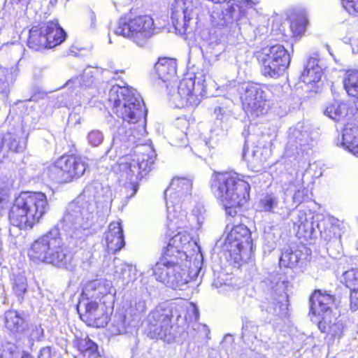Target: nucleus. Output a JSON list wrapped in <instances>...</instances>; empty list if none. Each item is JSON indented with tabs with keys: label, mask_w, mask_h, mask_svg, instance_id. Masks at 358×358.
Wrapping results in <instances>:
<instances>
[{
	"label": "nucleus",
	"mask_w": 358,
	"mask_h": 358,
	"mask_svg": "<svg viewBox=\"0 0 358 358\" xmlns=\"http://www.w3.org/2000/svg\"><path fill=\"white\" fill-rule=\"evenodd\" d=\"M344 89L347 94L358 100V71H348L343 79Z\"/></svg>",
	"instance_id": "nucleus-29"
},
{
	"label": "nucleus",
	"mask_w": 358,
	"mask_h": 358,
	"mask_svg": "<svg viewBox=\"0 0 358 358\" xmlns=\"http://www.w3.org/2000/svg\"><path fill=\"white\" fill-rule=\"evenodd\" d=\"M155 69L162 80L164 82L171 81L176 76V61L171 58H160L155 64Z\"/></svg>",
	"instance_id": "nucleus-25"
},
{
	"label": "nucleus",
	"mask_w": 358,
	"mask_h": 358,
	"mask_svg": "<svg viewBox=\"0 0 358 358\" xmlns=\"http://www.w3.org/2000/svg\"><path fill=\"white\" fill-rule=\"evenodd\" d=\"M301 252L293 251L292 249L285 250L280 258V265L284 267L292 268L297 265L301 258Z\"/></svg>",
	"instance_id": "nucleus-31"
},
{
	"label": "nucleus",
	"mask_w": 358,
	"mask_h": 358,
	"mask_svg": "<svg viewBox=\"0 0 358 358\" xmlns=\"http://www.w3.org/2000/svg\"><path fill=\"white\" fill-rule=\"evenodd\" d=\"M318 328L322 333H327L334 338H340L343 334L344 323L341 319L330 315L323 316L318 322Z\"/></svg>",
	"instance_id": "nucleus-24"
},
{
	"label": "nucleus",
	"mask_w": 358,
	"mask_h": 358,
	"mask_svg": "<svg viewBox=\"0 0 358 358\" xmlns=\"http://www.w3.org/2000/svg\"><path fill=\"white\" fill-rule=\"evenodd\" d=\"M198 211H199V210H198V209H194V210H193V214H194V216H196V221H197L198 224H201L203 222L204 217H203V216L201 215V211H199V215H196V213H197Z\"/></svg>",
	"instance_id": "nucleus-50"
},
{
	"label": "nucleus",
	"mask_w": 358,
	"mask_h": 358,
	"mask_svg": "<svg viewBox=\"0 0 358 358\" xmlns=\"http://www.w3.org/2000/svg\"><path fill=\"white\" fill-rule=\"evenodd\" d=\"M246 150H247V148H246V145H245L244 147H243V159L245 158Z\"/></svg>",
	"instance_id": "nucleus-54"
},
{
	"label": "nucleus",
	"mask_w": 358,
	"mask_h": 358,
	"mask_svg": "<svg viewBox=\"0 0 358 358\" xmlns=\"http://www.w3.org/2000/svg\"><path fill=\"white\" fill-rule=\"evenodd\" d=\"M350 307L353 310H356L358 308V288L357 289H350Z\"/></svg>",
	"instance_id": "nucleus-45"
},
{
	"label": "nucleus",
	"mask_w": 358,
	"mask_h": 358,
	"mask_svg": "<svg viewBox=\"0 0 358 358\" xmlns=\"http://www.w3.org/2000/svg\"><path fill=\"white\" fill-rule=\"evenodd\" d=\"M194 85L195 81L193 78H185L179 82L176 88L171 85V83L167 85L169 94L176 107L199 105L200 100L194 93Z\"/></svg>",
	"instance_id": "nucleus-15"
},
{
	"label": "nucleus",
	"mask_w": 358,
	"mask_h": 358,
	"mask_svg": "<svg viewBox=\"0 0 358 358\" xmlns=\"http://www.w3.org/2000/svg\"><path fill=\"white\" fill-rule=\"evenodd\" d=\"M108 101L112 111L129 123L137 122L145 114L143 100L135 94L134 90L113 85L109 91Z\"/></svg>",
	"instance_id": "nucleus-4"
},
{
	"label": "nucleus",
	"mask_w": 358,
	"mask_h": 358,
	"mask_svg": "<svg viewBox=\"0 0 358 358\" xmlns=\"http://www.w3.org/2000/svg\"><path fill=\"white\" fill-rule=\"evenodd\" d=\"M78 311L81 320L88 326L100 328L108 324V317L105 313L103 306H99L95 301L85 303L83 312H80L79 307Z\"/></svg>",
	"instance_id": "nucleus-17"
},
{
	"label": "nucleus",
	"mask_w": 358,
	"mask_h": 358,
	"mask_svg": "<svg viewBox=\"0 0 358 358\" xmlns=\"http://www.w3.org/2000/svg\"><path fill=\"white\" fill-rule=\"evenodd\" d=\"M146 308L145 301L139 299L138 301H136L134 304L131 305L127 313L134 317H138L145 312Z\"/></svg>",
	"instance_id": "nucleus-38"
},
{
	"label": "nucleus",
	"mask_w": 358,
	"mask_h": 358,
	"mask_svg": "<svg viewBox=\"0 0 358 358\" xmlns=\"http://www.w3.org/2000/svg\"><path fill=\"white\" fill-rule=\"evenodd\" d=\"M307 18L304 13H299L292 18L290 29L294 37L301 36L306 31Z\"/></svg>",
	"instance_id": "nucleus-32"
},
{
	"label": "nucleus",
	"mask_w": 358,
	"mask_h": 358,
	"mask_svg": "<svg viewBox=\"0 0 358 358\" xmlns=\"http://www.w3.org/2000/svg\"><path fill=\"white\" fill-rule=\"evenodd\" d=\"M190 260H180L176 257L162 256L153 267L156 279L173 289H182L193 278L190 276L188 268Z\"/></svg>",
	"instance_id": "nucleus-6"
},
{
	"label": "nucleus",
	"mask_w": 358,
	"mask_h": 358,
	"mask_svg": "<svg viewBox=\"0 0 358 358\" xmlns=\"http://www.w3.org/2000/svg\"><path fill=\"white\" fill-rule=\"evenodd\" d=\"M343 281L349 289H358V269L352 268L343 273Z\"/></svg>",
	"instance_id": "nucleus-35"
},
{
	"label": "nucleus",
	"mask_w": 358,
	"mask_h": 358,
	"mask_svg": "<svg viewBox=\"0 0 358 358\" xmlns=\"http://www.w3.org/2000/svg\"><path fill=\"white\" fill-rule=\"evenodd\" d=\"M341 145L358 157V122H348L343 130Z\"/></svg>",
	"instance_id": "nucleus-21"
},
{
	"label": "nucleus",
	"mask_w": 358,
	"mask_h": 358,
	"mask_svg": "<svg viewBox=\"0 0 358 358\" xmlns=\"http://www.w3.org/2000/svg\"><path fill=\"white\" fill-rule=\"evenodd\" d=\"M104 139L103 134L98 129H92L87 135V141L90 145L92 147H98Z\"/></svg>",
	"instance_id": "nucleus-37"
},
{
	"label": "nucleus",
	"mask_w": 358,
	"mask_h": 358,
	"mask_svg": "<svg viewBox=\"0 0 358 358\" xmlns=\"http://www.w3.org/2000/svg\"><path fill=\"white\" fill-rule=\"evenodd\" d=\"M224 114V110L221 107H216L214 110V115L217 119L222 120Z\"/></svg>",
	"instance_id": "nucleus-49"
},
{
	"label": "nucleus",
	"mask_w": 358,
	"mask_h": 358,
	"mask_svg": "<svg viewBox=\"0 0 358 358\" xmlns=\"http://www.w3.org/2000/svg\"><path fill=\"white\" fill-rule=\"evenodd\" d=\"M13 289L17 296L23 297L27 289V278L24 274L19 273L15 275Z\"/></svg>",
	"instance_id": "nucleus-34"
},
{
	"label": "nucleus",
	"mask_w": 358,
	"mask_h": 358,
	"mask_svg": "<svg viewBox=\"0 0 358 358\" xmlns=\"http://www.w3.org/2000/svg\"><path fill=\"white\" fill-rule=\"evenodd\" d=\"M87 166L85 161L81 157L64 155L50 166L48 176L58 183L70 182L83 176Z\"/></svg>",
	"instance_id": "nucleus-11"
},
{
	"label": "nucleus",
	"mask_w": 358,
	"mask_h": 358,
	"mask_svg": "<svg viewBox=\"0 0 358 358\" xmlns=\"http://www.w3.org/2000/svg\"><path fill=\"white\" fill-rule=\"evenodd\" d=\"M193 310L196 313V316H195L196 319H197L198 318V310L195 307L193 308Z\"/></svg>",
	"instance_id": "nucleus-56"
},
{
	"label": "nucleus",
	"mask_w": 358,
	"mask_h": 358,
	"mask_svg": "<svg viewBox=\"0 0 358 358\" xmlns=\"http://www.w3.org/2000/svg\"><path fill=\"white\" fill-rule=\"evenodd\" d=\"M5 324L10 331L19 332L23 330L24 319L17 312L8 310L5 313Z\"/></svg>",
	"instance_id": "nucleus-30"
},
{
	"label": "nucleus",
	"mask_w": 358,
	"mask_h": 358,
	"mask_svg": "<svg viewBox=\"0 0 358 358\" xmlns=\"http://www.w3.org/2000/svg\"><path fill=\"white\" fill-rule=\"evenodd\" d=\"M154 20L149 15L120 18L114 32L128 38L138 46H144L155 34Z\"/></svg>",
	"instance_id": "nucleus-7"
},
{
	"label": "nucleus",
	"mask_w": 358,
	"mask_h": 358,
	"mask_svg": "<svg viewBox=\"0 0 358 358\" xmlns=\"http://www.w3.org/2000/svg\"><path fill=\"white\" fill-rule=\"evenodd\" d=\"M294 227L297 228V234L300 236H310L313 231V222L308 220L306 213L299 211L293 220Z\"/></svg>",
	"instance_id": "nucleus-28"
},
{
	"label": "nucleus",
	"mask_w": 358,
	"mask_h": 358,
	"mask_svg": "<svg viewBox=\"0 0 358 358\" xmlns=\"http://www.w3.org/2000/svg\"><path fill=\"white\" fill-rule=\"evenodd\" d=\"M108 252L115 253L124 246L123 229L120 222H112L104 234Z\"/></svg>",
	"instance_id": "nucleus-20"
},
{
	"label": "nucleus",
	"mask_w": 358,
	"mask_h": 358,
	"mask_svg": "<svg viewBox=\"0 0 358 358\" xmlns=\"http://www.w3.org/2000/svg\"><path fill=\"white\" fill-rule=\"evenodd\" d=\"M173 317L169 307L157 306L148 317V336L152 339H161L167 343H172L176 338V332L172 325Z\"/></svg>",
	"instance_id": "nucleus-10"
},
{
	"label": "nucleus",
	"mask_w": 358,
	"mask_h": 358,
	"mask_svg": "<svg viewBox=\"0 0 358 358\" xmlns=\"http://www.w3.org/2000/svg\"><path fill=\"white\" fill-rule=\"evenodd\" d=\"M128 268L129 270L131 269V268L128 265H124V269Z\"/></svg>",
	"instance_id": "nucleus-57"
},
{
	"label": "nucleus",
	"mask_w": 358,
	"mask_h": 358,
	"mask_svg": "<svg viewBox=\"0 0 358 358\" xmlns=\"http://www.w3.org/2000/svg\"><path fill=\"white\" fill-rule=\"evenodd\" d=\"M49 209L46 195L42 192H22L9 213L10 222L20 229L32 228Z\"/></svg>",
	"instance_id": "nucleus-2"
},
{
	"label": "nucleus",
	"mask_w": 358,
	"mask_h": 358,
	"mask_svg": "<svg viewBox=\"0 0 358 358\" xmlns=\"http://www.w3.org/2000/svg\"><path fill=\"white\" fill-rule=\"evenodd\" d=\"M21 358H33V357L28 353H24Z\"/></svg>",
	"instance_id": "nucleus-55"
},
{
	"label": "nucleus",
	"mask_w": 358,
	"mask_h": 358,
	"mask_svg": "<svg viewBox=\"0 0 358 358\" xmlns=\"http://www.w3.org/2000/svg\"><path fill=\"white\" fill-rule=\"evenodd\" d=\"M258 3L257 0H241L239 1L240 7L252 8L257 5Z\"/></svg>",
	"instance_id": "nucleus-47"
},
{
	"label": "nucleus",
	"mask_w": 358,
	"mask_h": 358,
	"mask_svg": "<svg viewBox=\"0 0 358 358\" xmlns=\"http://www.w3.org/2000/svg\"><path fill=\"white\" fill-rule=\"evenodd\" d=\"M280 89L279 85L244 83L238 86V92L245 113L252 117H259L266 113L270 107L269 94Z\"/></svg>",
	"instance_id": "nucleus-5"
},
{
	"label": "nucleus",
	"mask_w": 358,
	"mask_h": 358,
	"mask_svg": "<svg viewBox=\"0 0 358 358\" xmlns=\"http://www.w3.org/2000/svg\"><path fill=\"white\" fill-rule=\"evenodd\" d=\"M189 124L188 121L185 119L179 118L177 120V125L180 127H186Z\"/></svg>",
	"instance_id": "nucleus-51"
},
{
	"label": "nucleus",
	"mask_w": 358,
	"mask_h": 358,
	"mask_svg": "<svg viewBox=\"0 0 358 358\" xmlns=\"http://www.w3.org/2000/svg\"><path fill=\"white\" fill-rule=\"evenodd\" d=\"M155 150L149 146H141L132 155L121 157L117 172L122 180L129 181L134 196L138 189V182L150 171L155 160Z\"/></svg>",
	"instance_id": "nucleus-3"
},
{
	"label": "nucleus",
	"mask_w": 358,
	"mask_h": 358,
	"mask_svg": "<svg viewBox=\"0 0 358 358\" xmlns=\"http://www.w3.org/2000/svg\"><path fill=\"white\" fill-rule=\"evenodd\" d=\"M111 282L105 279L89 282L83 290V294L87 299H99L110 292Z\"/></svg>",
	"instance_id": "nucleus-22"
},
{
	"label": "nucleus",
	"mask_w": 358,
	"mask_h": 358,
	"mask_svg": "<svg viewBox=\"0 0 358 358\" xmlns=\"http://www.w3.org/2000/svg\"><path fill=\"white\" fill-rule=\"evenodd\" d=\"M47 245L45 263L67 269L73 268L72 255L64 246L63 240L57 229L50 230L48 233Z\"/></svg>",
	"instance_id": "nucleus-12"
},
{
	"label": "nucleus",
	"mask_w": 358,
	"mask_h": 358,
	"mask_svg": "<svg viewBox=\"0 0 358 358\" xmlns=\"http://www.w3.org/2000/svg\"><path fill=\"white\" fill-rule=\"evenodd\" d=\"M292 185L294 187V194L292 197L293 201L295 203L299 204L302 203L304 200L305 189L303 186L300 183L293 184Z\"/></svg>",
	"instance_id": "nucleus-40"
},
{
	"label": "nucleus",
	"mask_w": 358,
	"mask_h": 358,
	"mask_svg": "<svg viewBox=\"0 0 358 358\" xmlns=\"http://www.w3.org/2000/svg\"><path fill=\"white\" fill-rule=\"evenodd\" d=\"M228 1V3L226 5V7L223 9V15H224V20L226 21L233 20L234 17V14L237 10L238 7H240L239 5H236L234 3H230L231 1Z\"/></svg>",
	"instance_id": "nucleus-41"
},
{
	"label": "nucleus",
	"mask_w": 358,
	"mask_h": 358,
	"mask_svg": "<svg viewBox=\"0 0 358 358\" xmlns=\"http://www.w3.org/2000/svg\"><path fill=\"white\" fill-rule=\"evenodd\" d=\"M38 358H51V349L45 347L40 350Z\"/></svg>",
	"instance_id": "nucleus-48"
},
{
	"label": "nucleus",
	"mask_w": 358,
	"mask_h": 358,
	"mask_svg": "<svg viewBox=\"0 0 358 358\" xmlns=\"http://www.w3.org/2000/svg\"><path fill=\"white\" fill-rule=\"evenodd\" d=\"M99 73V69L96 68L89 67L84 70L80 78L85 87H90L96 80V76Z\"/></svg>",
	"instance_id": "nucleus-36"
},
{
	"label": "nucleus",
	"mask_w": 358,
	"mask_h": 358,
	"mask_svg": "<svg viewBox=\"0 0 358 358\" xmlns=\"http://www.w3.org/2000/svg\"><path fill=\"white\" fill-rule=\"evenodd\" d=\"M278 197L274 194H266L259 201L261 210L271 212L278 205Z\"/></svg>",
	"instance_id": "nucleus-33"
},
{
	"label": "nucleus",
	"mask_w": 358,
	"mask_h": 358,
	"mask_svg": "<svg viewBox=\"0 0 358 358\" xmlns=\"http://www.w3.org/2000/svg\"><path fill=\"white\" fill-rule=\"evenodd\" d=\"M80 306H82V304H80V306H78V308L79 307V309H80ZM80 312H82L81 310H80Z\"/></svg>",
	"instance_id": "nucleus-58"
},
{
	"label": "nucleus",
	"mask_w": 358,
	"mask_h": 358,
	"mask_svg": "<svg viewBox=\"0 0 358 358\" xmlns=\"http://www.w3.org/2000/svg\"><path fill=\"white\" fill-rule=\"evenodd\" d=\"M9 194L7 189H0V210L7 203Z\"/></svg>",
	"instance_id": "nucleus-46"
},
{
	"label": "nucleus",
	"mask_w": 358,
	"mask_h": 358,
	"mask_svg": "<svg viewBox=\"0 0 358 358\" xmlns=\"http://www.w3.org/2000/svg\"><path fill=\"white\" fill-rule=\"evenodd\" d=\"M79 350L83 352L94 355L97 352V345L89 338L82 339L78 343Z\"/></svg>",
	"instance_id": "nucleus-39"
},
{
	"label": "nucleus",
	"mask_w": 358,
	"mask_h": 358,
	"mask_svg": "<svg viewBox=\"0 0 358 358\" xmlns=\"http://www.w3.org/2000/svg\"><path fill=\"white\" fill-rule=\"evenodd\" d=\"M261 66L262 73L265 77L278 78L282 75L290 64L291 58L282 45L266 47L256 53Z\"/></svg>",
	"instance_id": "nucleus-8"
},
{
	"label": "nucleus",
	"mask_w": 358,
	"mask_h": 358,
	"mask_svg": "<svg viewBox=\"0 0 358 358\" xmlns=\"http://www.w3.org/2000/svg\"><path fill=\"white\" fill-rule=\"evenodd\" d=\"M0 83L3 86V87H0V92L3 94H7L8 93V84L4 82H1Z\"/></svg>",
	"instance_id": "nucleus-52"
},
{
	"label": "nucleus",
	"mask_w": 358,
	"mask_h": 358,
	"mask_svg": "<svg viewBox=\"0 0 358 358\" xmlns=\"http://www.w3.org/2000/svg\"><path fill=\"white\" fill-rule=\"evenodd\" d=\"M3 350L0 348V358H13V353L15 351V346L8 344L3 346Z\"/></svg>",
	"instance_id": "nucleus-44"
},
{
	"label": "nucleus",
	"mask_w": 358,
	"mask_h": 358,
	"mask_svg": "<svg viewBox=\"0 0 358 358\" xmlns=\"http://www.w3.org/2000/svg\"><path fill=\"white\" fill-rule=\"evenodd\" d=\"M199 0H174L171 18L176 30L186 32L189 21L198 14Z\"/></svg>",
	"instance_id": "nucleus-14"
},
{
	"label": "nucleus",
	"mask_w": 358,
	"mask_h": 358,
	"mask_svg": "<svg viewBox=\"0 0 358 358\" xmlns=\"http://www.w3.org/2000/svg\"><path fill=\"white\" fill-rule=\"evenodd\" d=\"M66 86L69 89H72L76 91H78V89L85 87L82 81V78H80V76L69 80L66 83Z\"/></svg>",
	"instance_id": "nucleus-43"
},
{
	"label": "nucleus",
	"mask_w": 358,
	"mask_h": 358,
	"mask_svg": "<svg viewBox=\"0 0 358 358\" xmlns=\"http://www.w3.org/2000/svg\"><path fill=\"white\" fill-rule=\"evenodd\" d=\"M194 244L192 241L190 235L186 232H178L173 236L169 241L166 247L163 250L162 256L169 257H176L180 260L189 259L185 249H187L190 245Z\"/></svg>",
	"instance_id": "nucleus-16"
},
{
	"label": "nucleus",
	"mask_w": 358,
	"mask_h": 358,
	"mask_svg": "<svg viewBox=\"0 0 358 358\" xmlns=\"http://www.w3.org/2000/svg\"><path fill=\"white\" fill-rule=\"evenodd\" d=\"M225 245L236 261L241 260L243 255L252 248L249 229L244 224L235 226L227 235Z\"/></svg>",
	"instance_id": "nucleus-13"
},
{
	"label": "nucleus",
	"mask_w": 358,
	"mask_h": 358,
	"mask_svg": "<svg viewBox=\"0 0 358 358\" xmlns=\"http://www.w3.org/2000/svg\"><path fill=\"white\" fill-rule=\"evenodd\" d=\"M322 70L318 64L317 56L310 57L304 66L301 79L306 84L318 83L322 78Z\"/></svg>",
	"instance_id": "nucleus-23"
},
{
	"label": "nucleus",
	"mask_w": 358,
	"mask_h": 358,
	"mask_svg": "<svg viewBox=\"0 0 358 358\" xmlns=\"http://www.w3.org/2000/svg\"><path fill=\"white\" fill-rule=\"evenodd\" d=\"M350 110L347 103L333 99L327 103L324 113L334 121H340L349 114Z\"/></svg>",
	"instance_id": "nucleus-26"
},
{
	"label": "nucleus",
	"mask_w": 358,
	"mask_h": 358,
	"mask_svg": "<svg viewBox=\"0 0 358 358\" xmlns=\"http://www.w3.org/2000/svg\"><path fill=\"white\" fill-rule=\"evenodd\" d=\"M250 187L235 172L215 173L212 178L211 189L225 208L227 215L235 217L237 208L249 199Z\"/></svg>",
	"instance_id": "nucleus-1"
},
{
	"label": "nucleus",
	"mask_w": 358,
	"mask_h": 358,
	"mask_svg": "<svg viewBox=\"0 0 358 358\" xmlns=\"http://www.w3.org/2000/svg\"><path fill=\"white\" fill-rule=\"evenodd\" d=\"M260 150V148H257L256 150L252 151V156L253 157L257 158V159L262 161V158L259 156L258 153Z\"/></svg>",
	"instance_id": "nucleus-53"
},
{
	"label": "nucleus",
	"mask_w": 358,
	"mask_h": 358,
	"mask_svg": "<svg viewBox=\"0 0 358 358\" xmlns=\"http://www.w3.org/2000/svg\"><path fill=\"white\" fill-rule=\"evenodd\" d=\"M192 187V182L190 180L183 178H173L164 192L166 206L169 205L168 200L173 204L179 203L182 197L190 194Z\"/></svg>",
	"instance_id": "nucleus-19"
},
{
	"label": "nucleus",
	"mask_w": 358,
	"mask_h": 358,
	"mask_svg": "<svg viewBox=\"0 0 358 358\" xmlns=\"http://www.w3.org/2000/svg\"><path fill=\"white\" fill-rule=\"evenodd\" d=\"M343 8L351 15L358 13V0H343Z\"/></svg>",
	"instance_id": "nucleus-42"
},
{
	"label": "nucleus",
	"mask_w": 358,
	"mask_h": 358,
	"mask_svg": "<svg viewBox=\"0 0 358 358\" xmlns=\"http://www.w3.org/2000/svg\"><path fill=\"white\" fill-rule=\"evenodd\" d=\"M47 240L48 233L34 241L28 251V256L31 260L35 262L45 263V257H47L45 250L48 248Z\"/></svg>",
	"instance_id": "nucleus-27"
},
{
	"label": "nucleus",
	"mask_w": 358,
	"mask_h": 358,
	"mask_svg": "<svg viewBox=\"0 0 358 358\" xmlns=\"http://www.w3.org/2000/svg\"><path fill=\"white\" fill-rule=\"evenodd\" d=\"M66 37L57 20L33 26L29 30L27 45L34 50L52 48L61 44Z\"/></svg>",
	"instance_id": "nucleus-9"
},
{
	"label": "nucleus",
	"mask_w": 358,
	"mask_h": 358,
	"mask_svg": "<svg viewBox=\"0 0 358 358\" xmlns=\"http://www.w3.org/2000/svg\"><path fill=\"white\" fill-rule=\"evenodd\" d=\"M334 296L326 291L315 290L310 298V313L313 315L329 316L334 304Z\"/></svg>",
	"instance_id": "nucleus-18"
}]
</instances>
